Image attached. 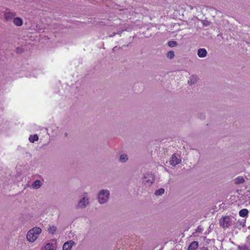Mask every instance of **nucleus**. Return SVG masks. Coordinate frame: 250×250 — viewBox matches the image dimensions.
<instances>
[{
	"label": "nucleus",
	"mask_w": 250,
	"mask_h": 250,
	"mask_svg": "<svg viewBox=\"0 0 250 250\" xmlns=\"http://www.w3.org/2000/svg\"><path fill=\"white\" fill-rule=\"evenodd\" d=\"M110 197V191L107 189H100L97 194L98 202L100 205H104L108 203Z\"/></svg>",
	"instance_id": "nucleus-1"
},
{
	"label": "nucleus",
	"mask_w": 250,
	"mask_h": 250,
	"mask_svg": "<svg viewBox=\"0 0 250 250\" xmlns=\"http://www.w3.org/2000/svg\"><path fill=\"white\" fill-rule=\"evenodd\" d=\"M42 230L41 228L35 227L28 230L26 234L27 240L30 243L35 242L41 234Z\"/></svg>",
	"instance_id": "nucleus-2"
},
{
	"label": "nucleus",
	"mask_w": 250,
	"mask_h": 250,
	"mask_svg": "<svg viewBox=\"0 0 250 250\" xmlns=\"http://www.w3.org/2000/svg\"><path fill=\"white\" fill-rule=\"evenodd\" d=\"M90 203V196L87 192L83 193L80 199L78 201L76 208L78 209H83L88 206Z\"/></svg>",
	"instance_id": "nucleus-3"
},
{
	"label": "nucleus",
	"mask_w": 250,
	"mask_h": 250,
	"mask_svg": "<svg viewBox=\"0 0 250 250\" xmlns=\"http://www.w3.org/2000/svg\"><path fill=\"white\" fill-rule=\"evenodd\" d=\"M154 181V176L150 173H146L144 175L143 182L144 184L147 185H151Z\"/></svg>",
	"instance_id": "nucleus-4"
},
{
	"label": "nucleus",
	"mask_w": 250,
	"mask_h": 250,
	"mask_svg": "<svg viewBox=\"0 0 250 250\" xmlns=\"http://www.w3.org/2000/svg\"><path fill=\"white\" fill-rule=\"evenodd\" d=\"M231 219L229 216L223 217L219 221L220 225L224 228H228L230 225Z\"/></svg>",
	"instance_id": "nucleus-5"
},
{
	"label": "nucleus",
	"mask_w": 250,
	"mask_h": 250,
	"mask_svg": "<svg viewBox=\"0 0 250 250\" xmlns=\"http://www.w3.org/2000/svg\"><path fill=\"white\" fill-rule=\"evenodd\" d=\"M181 162V159L180 156H176V155H173L170 160V163L173 166H175Z\"/></svg>",
	"instance_id": "nucleus-6"
},
{
	"label": "nucleus",
	"mask_w": 250,
	"mask_h": 250,
	"mask_svg": "<svg viewBox=\"0 0 250 250\" xmlns=\"http://www.w3.org/2000/svg\"><path fill=\"white\" fill-rule=\"evenodd\" d=\"M16 15V13L14 12L6 10L4 13V19L6 21H9L14 19Z\"/></svg>",
	"instance_id": "nucleus-7"
},
{
	"label": "nucleus",
	"mask_w": 250,
	"mask_h": 250,
	"mask_svg": "<svg viewBox=\"0 0 250 250\" xmlns=\"http://www.w3.org/2000/svg\"><path fill=\"white\" fill-rule=\"evenodd\" d=\"M75 244L73 240H70L64 243L62 246L63 250H71L73 246Z\"/></svg>",
	"instance_id": "nucleus-8"
},
{
	"label": "nucleus",
	"mask_w": 250,
	"mask_h": 250,
	"mask_svg": "<svg viewBox=\"0 0 250 250\" xmlns=\"http://www.w3.org/2000/svg\"><path fill=\"white\" fill-rule=\"evenodd\" d=\"M207 52L205 48H200L197 52V55L200 58H204L207 56Z\"/></svg>",
	"instance_id": "nucleus-9"
},
{
	"label": "nucleus",
	"mask_w": 250,
	"mask_h": 250,
	"mask_svg": "<svg viewBox=\"0 0 250 250\" xmlns=\"http://www.w3.org/2000/svg\"><path fill=\"white\" fill-rule=\"evenodd\" d=\"M13 21V23L17 26H21L23 24L22 20L19 17L14 18Z\"/></svg>",
	"instance_id": "nucleus-10"
},
{
	"label": "nucleus",
	"mask_w": 250,
	"mask_h": 250,
	"mask_svg": "<svg viewBox=\"0 0 250 250\" xmlns=\"http://www.w3.org/2000/svg\"><path fill=\"white\" fill-rule=\"evenodd\" d=\"M42 186V183L39 180H35L32 184V187L34 189H39Z\"/></svg>",
	"instance_id": "nucleus-11"
},
{
	"label": "nucleus",
	"mask_w": 250,
	"mask_h": 250,
	"mask_svg": "<svg viewBox=\"0 0 250 250\" xmlns=\"http://www.w3.org/2000/svg\"><path fill=\"white\" fill-rule=\"evenodd\" d=\"M198 242L193 241L191 242L188 247V250H196L198 247Z\"/></svg>",
	"instance_id": "nucleus-12"
},
{
	"label": "nucleus",
	"mask_w": 250,
	"mask_h": 250,
	"mask_svg": "<svg viewBox=\"0 0 250 250\" xmlns=\"http://www.w3.org/2000/svg\"><path fill=\"white\" fill-rule=\"evenodd\" d=\"M43 250H56V248L53 243H47L44 246Z\"/></svg>",
	"instance_id": "nucleus-13"
},
{
	"label": "nucleus",
	"mask_w": 250,
	"mask_h": 250,
	"mask_svg": "<svg viewBox=\"0 0 250 250\" xmlns=\"http://www.w3.org/2000/svg\"><path fill=\"white\" fill-rule=\"evenodd\" d=\"M128 159V155L126 154H122L119 157V161L122 163L126 162Z\"/></svg>",
	"instance_id": "nucleus-14"
},
{
	"label": "nucleus",
	"mask_w": 250,
	"mask_h": 250,
	"mask_svg": "<svg viewBox=\"0 0 250 250\" xmlns=\"http://www.w3.org/2000/svg\"><path fill=\"white\" fill-rule=\"evenodd\" d=\"M244 181V178L242 176H238L234 179V182L236 184H242Z\"/></svg>",
	"instance_id": "nucleus-15"
},
{
	"label": "nucleus",
	"mask_w": 250,
	"mask_h": 250,
	"mask_svg": "<svg viewBox=\"0 0 250 250\" xmlns=\"http://www.w3.org/2000/svg\"><path fill=\"white\" fill-rule=\"evenodd\" d=\"M249 211L246 208H244L240 210L239 214L241 217H245L248 215Z\"/></svg>",
	"instance_id": "nucleus-16"
},
{
	"label": "nucleus",
	"mask_w": 250,
	"mask_h": 250,
	"mask_svg": "<svg viewBox=\"0 0 250 250\" xmlns=\"http://www.w3.org/2000/svg\"><path fill=\"white\" fill-rule=\"evenodd\" d=\"M48 231L52 234H54L57 231V227L54 225L50 226L48 228Z\"/></svg>",
	"instance_id": "nucleus-17"
},
{
	"label": "nucleus",
	"mask_w": 250,
	"mask_h": 250,
	"mask_svg": "<svg viewBox=\"0 0 250 250\" xmlns=\"http://www.w3.org/2000/svg\"><path fill=\"white\" fill-rule=\"evenodd\" d=\"M197 81V77L196 76L192 75L190 77L188 83L190 84L195 83Z\"/></svg>",
	"instance_id": "nucleus-18"
},
{
	"label": "nucleus",
	"mask_w": 250,
	"mask_h": 250,
	"mask_svg": "<svg viewBox=\"0 0 250 250\" xmlns=\"http://www.w3.org/2000/svg\"><path fill=\"white\" fill-rule=\"evenodd\" d=\"M39 137L37 134L31 135L29 138V140L31 143H34L35 141H38Z\"/></svg>",
	"instance_id": "nucleus-19"
},
{
	"label": "nucleus",
	"mask_w": 250,
	"mask_h": 250,
	"mask_svg": "<svg viewBox=\"0 0 250 250\" xmlns=\"http://www.w3.org/2000/svg\"><path fill=\"white\" fill-rule=\"evenodd\" d=\"M164 192L165 189L163 188H160L155 191V194L157 196H160L163 194Z\"/></svg>",
	"instance_id": "nucleus-20"
},
{
	"label": "nucleus",
	"mask_w": 250,
	"mask_h": 250,
	"mask_svg": "<svg viewBox=\"0 0 250 250\" xmlns=\"http://www.w3.org/2000/svg\"><path fill=\"white\" fill-rule=\"evenodd\" d=\"M175 56V54L174 51H168L167 54V58L169 59H172Z\"/></svg>",
	"instance_id": "nucleus-21"
},
{
	"label": "nucleus",
	"mask_w": 250,
	"mask_h": 250,
	"mask_svg": "<svg viewBox=\"0 0 250 250\" xmlns=\"http://www.w3.org/2000/svg\"><path fill=\"white\" fill-rule=\"evenodd\" d=\"M238 248L239 250H250V248L246 243L245 245L239 246Z\"/></svg>",
	"instance_id": "nucleus-22"
},
{
	"label": "nucleus",
	"mask_w": 250,
	"mask_h": 250,
	"mask_svg": "<svg viewBox=\"0 0 250 250\" xmlns=\"http://www.w3.org/2000/svg\"><path fill=\"white\" fill-rule=\"evenodd\" d=\"M168 44L170 47H174L177 45V42L175 41H170L168 42Z\"/></svg>",
	"instance_id": "nucleus-23"
},
{
	"label": "nucleus",
	"mask_w": 250,
	"mask_h": 250,
	"mask_svg": "<svg viewBox=\"0 0 250 250\" xmlns=\"http://www.w3.org/2000/svg\"><path fill=\"white\" fill-rule=\"evenodd\" d=\"M246 244L249 246L250 248V235L247 237V240L246 242Z\"/></svg>",
	"instance_id": "nucleus-24"
},
{
	"label": "nucleus",
	"mask_w": 250,
	"mask_h": 250,
	"mask_svg": "<svg viewBox=\"0 0 250 250\" xmlns=\"http://www.w3.org/2000/svg\"><path fill=\"white\" fill-rule=\"evenodd\" d=\"M202 250H208V249H206V248H203V249H202Z\"/></svg>",
	"instance_id": "nucleus-25"
}]
</instances>
